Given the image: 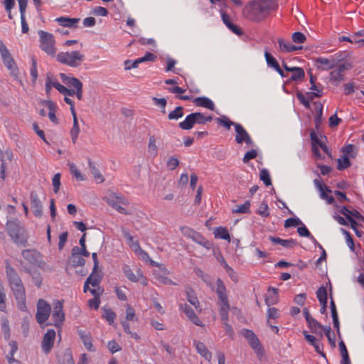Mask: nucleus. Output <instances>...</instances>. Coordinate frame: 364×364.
<instances>
[{
	"mask_svg": "<svg viewBox=\"0 0 364 364\" xmlns=\"http://www.w3.org/2000/svg\"><path fill=\"white\" fill-rule=\"evenodd\" d=\"M55 338V331L53 329H48L44 334L41 348L45 353H49L53 347Z\"/></svg>",
	"mask_w": 364,
	"mask_h": 364,
	"instance_id": "nucleus-14",
	"label": "nucleus"
},
{
	"mask_svg": "<svg viewBox=\"0 0 364 364\" xmlns=\"http://www.w3.org/2000/svg\"><path fill=\"white\" fill-rule=\"evenodd\" d=\"M70 170L71 173L76 178L78 181H85V178L84 176L80 173V171L77 169L76 166L74 164H70Z\"/></svg>",
	"mask_w": 364,
	"mask_h": 364,
	"instance_id": "nucleus-56",
	"label": "nucleus"
},
{
	"mask_svg": "<svg viewBox=\"0 0 364 364\" xmlns=\"http://www.w3.org/2000/svg\"><path fill=\"white\" fill-rule=\"evenodd\" d=\"M277 9L276 0H255L245 7L243 13L248 20L260 22L268 16L271 11Z\"/></svg>",
	"mask_w": 364,
	"mask_h": 364,
	"instance_id": "nucleus-1",
	"label": "nucleus"
},
{
	"mask_svg": "<svg viewBox=\"0 0 364 364\" xmlns=\"http://www.w3.org/2000/svg\"><path fill=\"white\" fill-rule=\"evenodd\" d=\"M122 271L125 277L131 282H140L142 284L146 285V279L144 277L140 269H138L136 274H134L130 267L125 264L122 267Z\"/></svg>",
	"mask_w": 364,
	"mask_h": 364,
	"instance_id": "nucleus-13",
	"label": "nucleus"
},
{
	"mask_svg": "<svg viewBox=\"0 0 364 364\" xmlns=\"http://www.w3.org/2000/svg\"><path fill=\"white\" fill-rule=\"evenodd\" d=\"M57 60L72 68L79 67L85 60V55L78 50L60 52L56 55Z\"/></svg>",
	"mask_w": 364,
	"mask_h": 364,
	"instance_id": "nucleus-3",
	"label": "nucleus"
},
{
	"mask_svg": "<svg viewBox=\"0 0 364 364\" xmlns=\"http://www.w3.org/2000/svg\"><path fill=\"white\" fill-rule=\"evenodd\" d=\"M6 273L9 286L17 301L18 309L22 311H26L27 307L26 304V291L24 286L17 272L9 262H7L6 265Z\"/></svg>",
	"mask_w": 364,
	"mask_h": 364,
	"instance_id": "nucleus-2",
	"label": "nucleus"
},
{
	"mask_svg": "<svg viewBox=\"0 0 364 364\" xmlns=\"http://www.w3.org/2000/svg\"><path fill=\"white\" fill-rule=\"evenodd\" d=\"M235 130L236 132L235 141L237 144L245 143L251 146H254V141L251 136L240 124H235Z\"/></svg>",
	"mask_w": 364,
	"mask_h": 364,
	"instance_id": "nucleus-11",
	"label": "nucleus"
},
{
	"mask_svg": "<svg viewBox=\"0 0 364 364\" xmlns=\"http://www.w3.org/2000/svg\"><path fill=\"white\" fill-rule=\"evenodd\" d=\"M302 224L301 220L298 218H290L285 220L284 228H288L291 227H296Z\"/></svg>",
	"mask_w": 364,
	"mask_h": 364,
	"instance_id": "nucleus-54",
	"label": "nucleus"
},
{
	"mask_svg": "<svg viewBox=\"0 0 364 364\" xmlns=\"http://www.w3.org/2000/svg\"><path fill=\"white\" fill-rule=\"evenodd\" d=\"M257 214L262 217L267 218L269 215L268 204L266 201H262L257 210Z\"/></svg>",
	"mask_w": 364,
	"mask_h": 364,
	"instance_id": "nucleus-53",
	"label": "nucleus"
},
{
	"mask_svg": "<svg viewBox=\"0 0 364 364\" xmlns=\"http://www.w3.org/2000/svg\"><path fill=\"white\" fill-rule=\"evenodd\" d=\"M191 240L198 245L204 247L207 250H210L213 247L212 242L206 240L200 232L196 231L192 237Z\"/></svg>",
	"mask_w": 364,
	"mask_h": 364,
	"instance_id": "nucleus-27",
	"label": "nucleus"
},
{
	"mask_svg": "<svg viewBox=\"0 0 364 364\" xmlns=\"http://www.w3.org/2000/svg\"><path fill=\"white\" fill-rule=\"evenodd\" d=\"M40 38V48L48 55L55 56L56 49L55 48V39L52 33L40 30L38 31Z\"/></svg>",
	"mask_w": 364,
	"mask_h": 364,
	"instance_id": "nucleus-5",
	"label": "nucleus"
},
{
	"mask_svg": "<svg viewBox=\"0 0 364 364\" xmlns=\"http://www.w3.org/2000/svg\"><path fill=\"white\" fill-rule=\"evenodd\" d=\"M50 313L51 307L50 304L44 299H40L37 303L36 321L40 325L43 324L48 319Z\"/></svg>",
	"mask_w": 364,
	"mask_h": 364,
	"instance_id": "nucleus-6",
	"label": "nucleus"
},
{
	"mask_svg": "<svg viewBox=\"0 0 364 364\" xmlns=\"http://www.w3.org/2000/svg\"><path fill=\"white\" fill-rule=\"evenodd\" d=\"M269 240L274 244H279L284 247L289 249L294 247L298 244L297 241L292 238L288 240H283L280 237L269 236Z\"/></svg>",
	"mask_w": 364,
	"mask_h": 364,
	"instance_id": "nucleus-21",
	"label": "nucleus"
},
{
	"mask_svg": "<svg viewBox=\"0 0 364 364\" xmlns=\"http://www.w3.org/2000/svg\"><path fill=\"white\" fill-rule=\"evenodd\" d=\"M338 165L337 168L340 171L346 169L347 168L350 167L351 166V163L349 160V157L346 155L341 156L338 159Z\"/></svg>",
	"mask_w": 364,
	"mask_h": 364,
	"instance_id": "nucleus-41",
	"label": "nucleus"
},
{
	"mask_svg": "<svg viewBox=\"0 0 364 364\" xmlns=\"http://www.w3.org/2000/svg\"><path fill=\"white\" fill-rule=\"evenodd\" d=\"M196 124L195 115L191 113L187 115L185 119L178 124V127L183 130L191 129Z\"/></svg>",
	"mask_w": 364,
	"mask_h": 364,
	"instance_id": "nucleus-30",
	"label": "nucleus"
},
{
	"mask_svg": "<svg viewBox=\"0 0 364 364\" xmlns=\"http://www.w3.org/2000/svg\"><path fill=\"white\" fill-rule=\"evenodd\" d=\"M339 60H340L333 57H331L330 58L319 57L315 59V65L318 69L328 70L335 68Z\"/></svg>",
	"mask_w": 364,
	"mask_h": 364,
	"instance_id": "nucleus-12",
	"label": "nucleus"
},
{
	"mask_svg": "<svg viewBox=\"0 0 364 364\" xmlns=\"http://www.w3.org/2000/svg\"><path fill=\"white\" fill-rule=\"evenodd\" d=\"M30 74L32 77L33 84H36L38 78V70H37V62L34 58H32V65L30 70Z\"/></svg>",
	"mask_w": 364,
	"mask_h": 364,
	"instance_id": "nucleus-55",
	"label": "nucleus"
},
{
	"mask_svg": "<svg viewBox=\"0 0 364 364\" xmlns=\"http://www.w3.org/2000/svg\"><path fill=\"white\" fill-rule=\"evenodd\" d=\"M126 319L127 321H136V320L135 310L133 307H132L129 304L127 305Z\"/></svg>",
	"mask_w": 364,
	"mask_h": 364,
	"instance_id": "nucleus-60",
	"label": "nucleus"
},
{
	"mask_svg": "<svg viewBox=\"0 0 364 364\" xmlns=\"http://www.w3.org/2000/svg\"><path fill=\"white\" fill-rule=\"evenodd\" d=\"M221 17L224 24L237 36H242L243 34L242 30L237 26L231 22L230 16L225 12L221 14Z\"/></svg>",
	"mask_w": 364,
	"mask_h": 364,
	"instance_id": "nucleus-20",
	"label": "nucleus"
},
{
	"mask_svg": "<svg viewBox=\"0 0 364 364\" xmlns=\"http://www.w3.org/2000/svg\"><path fill=\"white\" fill-rule=\"evenodd\" d=\"M60 77L63 82L67 86L75 89V95H76L77 98L79 100H81L82 99L83 87L82 82L76 77H68L65 73H60Z\"/></svg>",
	"mask_w": 364,
	"mask_h": 364,
	"instance_id": "nucleus-8",
	"label": "nucleus"
},
{
	"mask_svg": "<svg viewBox=\"0 0 364 364\" xmlns=\"http://www.w3.org/2000/svg\"><path fill=\"white\" fill-rule=\"evenodd\" d=\"M30 199L33 215L36 218H41L43 215V205L36 192H31Z\"/></svg>",
	"mask_w": 364,
	"mask_h": 364,
	"instance_id": "nucleus-16",
	"label": "nucleus"
},
{
	"mask_svg": "<svg viewBox=\"0 0 364 364\" xmlns=\"http://www.w3.org/2000/svg\"><path fill=\"white\" fill-rule=\"evenodd\" d=\"M186 292L188 301L193 305L196 309H198L199 308L200 303L194 293V291L191 288H189Z\"/></svg>",
	"mask_w": 364,
	"mask_h": 364,
	"instance_id": "nucleus-36",
	"label": "nucleus"
},
{
	"mask_svg": "<svg viewBox=\"0 0 364 364\" xmlns=\"http://www.w3.org/2000/svg\"><path fill=\"white\" fill-rule=\"evenodd\" d=\"M1 331L4 338L9 339L10 338L9 322L6 317L4 316L1 318Z\"/></svg>",
	"mask_w": 364,
	"mask_h": 364,
	"instance_id": "nucleus-44",
	"label": "nucleus"
},
{
	"mask_svg": "<svg viewBox=\"0 0 364 364\" xmlns=\"http://www.w3.org/2000/svg\"><path fill=\"white\" fill-rule=\"evenodd\" d=\"M316 104V113L314 117V124L315 127L317 130L319 129V127L322 123V116H323V105L321 103Z\"/></svg>",
	"mask_w": 364,
	"mask_h": 364,
	"instance_id": "nucleus-38",
	"label": "nucleus"
},
{
	"mask_svg": "<svg viewBox=\"0 0 364 364\" xmlns=\"http://www.w3.org/2000/svg\"><path fill=\"white\" fill-rule=\"evenodd\" d=\"M241 333L245 338H247V340L249 342V344L253 349L257 350L260 348L259 341L252 331L248 329H243Z\"/></svg>",
	"mask_w": 364,
	"mask_h": 364,
	"instance_id": "nucleus-18",
	"label": "nucleus"
},
{
	"mask_svg": "<svg viewBox=\"0 0 364 364\" xmlns=\"http://www.w3.org/2000/svg\"><path fill=\"white\" fill-rule=\"evenodd\" d=\"M63 309V304L62 301L56 300L53 302L52 318L54 322L53 325L57 328L61 326L65 320V314Z\"/></svg>",
	"mask_w": 364,
	"mask_h": 364,
	"instance_id": "nucleus-10",
	"label": "nucleus"
},
{
	"mask_svg": "<svg viewBox=\"0 0 364 364\" xmlns=\"http://www.w3.org/2000/svg\"><path fill=\"white\" fill-rule=\"evenodd\" d=\"M259 178L267 186L272 184L269 173L266 168H263L260 171Z\"/></svg>",
	"mask_w": 364,
	"mask_h": 364,
	"instance_id": "nucleus-51",
	"label": "nucleus"
},
{
	"mask_svg": "<svg viewBox=\"0 0 364 364\" xmlns=\"http://www.w3.org/2000/svg\"><path fill=\"white\" fill-rule=\"evenodd\" d=\"M250 202L247 200L245 203L237 205L235 209L232 210L234 213H250Z\"/></svg>",
	"mask_w": 364,
	"mask_h": 364,
	"instance_id": "nucleus-49",
	"label": "nucleus"
},
{
	"mask_svg": "<svg viewBox=\"0 0 364 364\" xmlns=\"http://www.w3.org/2000/svg\"><path fill=\"white\" fill-rule=\"evenodd\" d=\"M278 289L274 287H269L268 288L267 294L265 296V304L270 306L275 304L278 301Z\"/></svg>",
	"mask_w": 364,
	"mask_h": 364,
	"instance_id": "nucleus-26",
	"label": "nucleus"
},
{
	"mask_svg": "<svg viewBox=\"0 0 364 364\" xmlns=\"http://www.w3.org/2000/svg\"><path fill=\"white\" fill-rule=\"evenodd\" d=\"M183 116V107L178 106L174 110L171 111L168 115V119L169 120H177Z\"/></svg>",
	"mask_w": 364,
	"mask_h": 364,
	"instance_id": "nucleus-43",
	"label": "nucleus"
},
{
	"mask_svg": "<svg viewBox=\"0 0 364 364\" xmlns=\"http://www.w3.org/2000/svg\"><path fill=\"white\" fill-rule=\"evenodd\" d=\"M305 77V73L303 68L297 67L294 69V71L292 73L289 80L291 81H297L304 79Z\"/></svg>",
	"mask_w": 364,
	"mask_h": 364,
	"instance_id": "nucleus-48",
	"label": "nucleus"
},
{
	"mask_svg": "<svg viewBox=\"0 0 364 364\" xmlns=\"http://www.w3.org/2000/svg\"><path fill=\"white\" fill-rule=\"evenodd\" d=\"M257 151L256 150H255V149H252V150L247 151L244 155V157L242 159V161L246 164L250 160L255 159L257 157Z\"/></svg>",
	"mask_w": 364,
	"mask_h": 364,
	"instance_id": "nucleus-64",
	"label": "nucleus"
},
{
	"mask_svg": "<svg viewBox=\"0 0 364 364\" xmlns=\"http://www.w3.org/2000/svg\"><path fill=\"white\" fill-rule=\"evenodd\" d=\"M25 270L31 275L35 284L40 287L41 284V278L40 274L38 272H32L29 269L27 268H26Z\"/></svg>",
	"mask_w": 364,
	"mask_h": 364,
	"instance_id": "nucleus-62",
	"label": "nucleus"
},
{
	"mask_svg": "<svg viewBox=\"0 0 364 364\" xmlns=\"http://www.w3.org/2000/svg\"><path fill=\"white\" fill-rule=\"evenodd\" d=\"M264 57L268 66L274 70L279 66L277 60L267 50L264 52Z\"/></svg>",
	"mask_w": 364,
	"mask_h": 364,
	"instance_id": "nucleus-50",
	"label": "nucleus"
},
{
	"mask_svg": "<svg viewBox=\"0 0 364 364\" xmlns=\"http://www.w3.org/2000/svg\"><path fill=\"white\" fill-rule=\"evenodd\" d=\"M316 296L319 301H324L328 299L327 290L324 287H321L316 291Z\"/></svg>",
	"mask_w": 364,
	"mask_h": 364,
	"instance_id": "nucleus-61",
	"label": "nucleus"
},
{
	"mask_svg": "<svg viewBox=\"0 0 364 364\" xmlns=\"http://www.w3.org/2000/svg\"><path fill=\"white\" fill-rule=\"evenodd\" d=\"M109 205L117 210L119 213L127 215V212L124 208L120 205V201L118 200V197L109 198L107 200Z\"/></svg>",
	"mask_w": 364,
	"mask_h": 364,
	"instance_id": "nucleus-33",
	"label": "nucleus"
},
{
	"mask_svg": "<svg viewBox=\"0 0 364 364\" xmlns=\"http://www.w3.org/2000/svg\"><path fill=\"white\" fill-rule=\"evenodd\" d=\"M193 102L196 106L205 107L212 111L215 109L213 102L207 97H196Z\"/></svg>",
	"mask_w": 364,
	"mask_h": 364,
	"instance_id": "nucleus-23",
	"label": "nucleus"
},
{
	"mask_svg": "<svg viewBox=\"0 0 364 364\" xmlns=\"http://www.w3.org/2000/svg\"><path fill=\"white\" fill-rule=\"evenodd\" d=\"M104 314L102 315V317L105 318L109 324H112L114 321V319L116 318V314L110 309H102Z\"/></svg>",
	"mask_w": 364,
	"mask_h": 364,
	"instance_id": "nucleus-46",
	"label": "nucleus"
},
{
	"mask_svg": "<svg viewBox=\"0 0 364 364\" xmlns=\"http://www.w3.org/2000/svg\"><path fill=\"white\" fill-rule=\"evenodd\" d=\"M214 235L216 238L225 240H228V242L230 241V236L226 228L218 227L215 228L214 231Z\"/></svg>",
	"mask_w": 364,
	"mask_h": 364,
	"instance_id": "nucleus-35",
	"label": "nucleus"
},
{
	"mask_svg": "<svg viewBox=\"0 0 364 364\" xmlns=\"http://www.w3.org/2000/svg\"><path fill=\"white\" fill-rule=\"evenodd\" d=\"M42 105L47 106L48 108L49 119L55 124H58L59 120L55 116L56 105L51 100H44L42 102Z\"/></svg>",
	"mask_w": 364,
	"mask_h": 364,
	"instance_id": "nucleus-24",
	"label": "nucleus"
},
{
	"mask_svg": "<svg viewBox=\"0 0 364 364\" xmlns=\"http://www.w3.org/2000/svg\"><path fill=\"white\" fill-rule=\"evenodd\" d=\"M60 177L61 175L59 173H57L54 175L52 179V184L53 186V191L56 193L58 192L60 186Z\"/></svg>",
	"mask_w": 364,
	"mask_h": 364,
	"instance_id": "nucleus-59",
	"label": "nucleus"
},
{
	"mask_svg": "<svg viewBox=\"0 0 364 364\" xmlns=\"http://www.w3.org/2000/svg\"><path fill=\"white\" fill-rule=\"evenodd\" d=\"M72 267H82L85 264V259L80 255L70 256L68 260Z\"/></svg>",
	"mask_w": 364,
	"mask_h": 364,
	"instance_id": "nucleus-39",
	"label": "nucleus"
},
{
	"mask_svg": "<svg viewBox=\"0 0 364 364\" xmlns=\"http://www.w3.org/2000/svg\"><path fill=\"white\" fill-rule=\"evenodd\" d=\"M81 338L82 340L85 347L86 348V349L87 350H89V351L95 350V349L92 348L91 338L89 336H87V335L81 336Z\"/></svg>",
	"mask_w": 364,
	"mask_h": 364,
	"instance_id": "nucleus-63",
	"label": "nucleus"
},
{
	"mask_svg": "<svg viewBox=\"0 0 364 364\" xmlns=\"http://www.w3.org/2000/svg\"><path fill=\"white\" fill-rule=\"evenodd\" d=\"M3 63L6 68L11 72V74L15 77L17 76L18 69L16 66L15 61L11 55L2 58Z\"/></svg>",
	"mask_w": 364,
	"mask_h": 364,
	"instance_id": "nucleus-31",
	"label": "nucleus"
},
{
	"mask_svg": "<svg viewBox=\"0 0 364 364\" xmlns=\"http://www.w3.org/2000/svg\"><path fill=\"white\" fill-rule=\"evenodd\" d=\"M148 152L153 157H155L157 155L158 149L156 144V138L154 136H151L149 138Z\"/></svg>",
	"mask_w": 364,
	"mask_h": 364,
	"instance_id": "nucleus-42",
	"label": "nucleus"
},
{
	"mask_svg": "<svg viewBox=\"0 0 364 364\" xmlns=\"http://www.w3.org/2000/svg\"><path fill=\"white\" fill-rule=\"evenodd\" d=\"M215 120L219 125L225 127L227 129H230L231 126L235 127V124H237V123L232 122L231 120H230L229 118H228L225 116H223L221 117L216 118Z\"/></svg>",
	"mask_w": 364,
	"mask_h": 364,
	"instance_id": "nucleus-45",
	"label": "nucleus"
},
{
	"mask_svg": "<svg viewBox=\"0 0 364 364\" xmlns=\"http://www.w3.org/2000/svg\"><path fill=\"white\" fill-rule=\"evenodd\" d=\"M179 309L185 313L188 318L198 326H203V322L200 320L198 316L196 314L193 309L188 306L187 304H180Z\"/></svg>",
	"mask_w": 364,
	"mask_h": 364,
	"instance_id": "nucleus-15",
	"label": "nucleus"
},
{
	"mask_svg": "<svg viewBox=\"0 0 364 364\" xmlns=\"http://www.w3.org/2000/svg\"><path fill=\"white\" fill-rule=\"evenodd\" d=\"M88 165L95 179L99 183L103 182L104 178L102 175L101 174L100 170L94 165L93 162L90 159H88Z\"/></svg>",
	"mask_w": 364,
	"mask_h": 364,
	"instance_id": "nucleus-37",
	"label": "nucleus"
},
{
	"mask_svg": "<svg viewBox=\"0 0 364 364\" xmlns=\"http://www.w3.org/2000/svg\"><path fill=\"white\" fill-rule=\"evenodd\" d=\"M22 257L31 264H36L39 259V252L33 249L24 250L21 252Z\"/></svg>",
	"mask_w": 364,
	"mask_h": 364,
	"instance_id": "nucleus-19",
	"label": "nucleus"
},
{
	"mask_svg": "<svg viewBox=\"0 0 364 364\" xmlns=\"http://www.w3.org/2000/svg\"><path fill=\"white\" fill-rule=\"evenodd\" d=\"M73 118V127L70 130V136L72 139V141L73 144L76 143V141L78 137V134L80 133V127L77 121V117L76 113L72 114Z\"/></svg>",
	"mask_w": 364,
	"mask_h": 364,
	"instance_id": "nucleus-32",
	"label": "nucleus"
},
{
	"mask_svg": "<svg viewBox=\"0 0 364 364\" xmlns=\"http://www.w3.org/2000/svg\"><path fill=\"white\" fill-rule=\"evenodd\" d=\"M8 232L14 242L26 246L27 241L21 238V228L17 220H9L6 223Z\"/></svg>",
	"mask_w": 364,
	"mask_h": 364,
	"instance_id": "nucleus-7",
	"label": "nucleus"
},
{
	"mask_svg": "<svg viewBox=\"0 0 364 364\" xmlns=\"http://www.w3.org/2000/svg\"><path fill=\"white\" fill-rule=\"evenodd\" d=\"M341 231L345 235L346 244L348 246V247L350 249L351 251H354L355 250L354 242H353V239L351 235L350 234V232L343 228H341Z\"/></svg>",
	"mask_w": 364,
	"mask_h": 364,
	"instance_id": "nucleus-52",
	"label": "nucleus"
},
{
	"mask_svg": "<svg viewBox=\"0 0 364 364\" xmlns=\"http://www.w3.org/2000/svg\"><path fill=\"white\" fill-rule=\"evenodd\" d=\"M342 152L348 157L355 158L356 156V147L353 144H348L342 148Z\"/></svg>",
	"mask_w": 364,
	"mask_h": 364,
	"instance_id": "nucleus-47",
	"label": "nucleus"
},
{
	"mask_svg": "<svg viewBox=\"0 0 364 364\" xmlns=\"http://www.w3.org/2000/svg\"><path fill=\"white\" fill-rule=\"evenodd\" d=\"M306 322L308 323V326L310 328L311 333L318 335L321 338L323 337V333L321 331H318V329H320V328L323 327V325H321L319 322H318L314 318H311L310 320L307 321Z\"/></svg>",
	"mask_w": 364,
	"mask_h": 364,
	"instance_id": "nucleus-34",
	"label": "nucleus"
},
{
	"mask_svg": "<svg viewBox=\"0 0 364 364\" xmlns=\"http://www.w3.org/2000/svg\"><path fill=\"white\" fill-rule=\"evenodd\" d=\"M60 26L68 27L70 28H76L78 27V23L80 21V18H70L68 16H60L55 20Z\"/></svg>",
	"mask_w": 364,
	"mask_h": 364,
	"instance_id": "nucleus-17",
	"label": "nucleus"
},
{
	"mask_svg": "<svg viewBox=\"0 0 364 364\" xmlns=\"http://www.w3.org/2000/svg\"><path fill=\"white\" fill-rule=\"evenodd\" d=\"M197 352L203 357L205 360L210 361L212 358V353L206 348L205 344L202 342L195 341L193 343Z\"/></svg>",
	"mask_w": 364,
	"mask_h": 364,
	"instance_id": "nucleus-25",
	"label": "nucleus"
},
{
	"mask_svg": "<svg viewBox=\"0 0 364 364\" xmlns=\"http://www.w3.org/2000/svg\"><path fill=\"white\" fill-rule=\"evenodd\" d=\"M267 321H269L271 319H277L279 317V310L277 308L274 307H270L267 310Z\"/></svg>",
	"mask_w": 364,
	"mask_h": 364,
	"instance_id": "nucleus-58",
	"label": "nucleus"
},
{
	"mask_svg": "<svg viewBox=\"0 0 364 364\" xmlns=\"http://www.w3.org/2000/svg\"><path fill=\"white\" fill-rule=\"evenodd\" d=\"M195 115L196 124H205L213 120L212 116H205L202 112H193Z\"/></svg>",
	"mask_w": 364,
	"mask_h": 364,
	"instance_id": "nucleus-40",
	"label": "nucleus"
},
{
	"mask_svg": "<svg viewBox=\"0 0 364 364\" xmlns=\"http://www.w3.org/2000/svg\"><path fill=\"white\" fill-rule=\"evenodd\" d=\"M217 288L216 293L218 297V305H220V316L223 319L227 318V313L230 311V304L226 294V287L220 278L217 279L216 282Z\"/></svg>",
	"mask_w": 364,
	"mask_h": 364,
	"instance_id": "nucleus-4",
	"label": "nucleus"
},
{
	"mask_svg": "<svg viewBox=\"0 0 364 364\" xmlns=\"http://www.w3.org/2000/svg\"><path fill=\"white\" fill-rule=\"evenodd\" d=\"M278 43L280 51L282 53H291L293 51L301 49V47L291 45L289 42L285 41L282 38L278 39Z\"/></svg>",
	"mask_w": 364,
	"mask_h": 364,
	"instance_id": "nucleus-29",
	"label": "nucleus"
},
{
	"mask_svg": "<svg viewBox=\"0 0 364 364\" xmlns=\"http://www.w3.org/2000/svg\"><path fill=\"white\" fill-rule=\"evenodd\" d=\"M102 274L100 271H94V269H92L90 275L87 278L86 281L87 283H89L93 287H96L97 286H99L102 279Z\"/></svg>",
	"mask_w": 364,
	"mask_h": 364,
	"instance_id": "nucleus-28",
	"label": "nucleus"
},
{
	"mask_svg": "<svg viewBox=\"0 0 364 364\" xmlns=\"http://www.w3.org/2000/svg\"><path fill=\"white\" fill-rule=\"evenodd\" d=\"M310 138L312 143V146H319L326 154H327L329 156H331V151H329L328 146L323 143V141L321 139L318 138L316 132L314 129H311L310 131Z\"/></svg>",
	"mask_w": 364,
	"mask_h": 364,
	"instance_id": "nucleus-22",
	"label": "nucleus"
},
{
	"mask_svg": "<svg viewBox=\"0 0 364 364\" xmlns=\"http://www.w3.org/2000/svg\"><path fill=\"white\" fill-rule=\"evenodd\" d=\"M291 39L295 43H303L306 41V38L301 32H294L292 34Z\"/></svg>",
	"mask_w": 364,
	"mask_h": 364,
	"instance_id": "nucleus-57",
	"label": "nucleus"
},
{
	"mask_svg": "<svg viewBox=\"0 0 364 364\" xmlns=\"http://www.w3.org/2000/svg\"><path fill=\"white\" fill-rule=\"evenodd\" d=\"M350 68L351 65L350 63H338L336 69L330 73V81L336 85H338L342 80H344V71L346 70H350Z\"/></svg>",
	"mask_w": 364,
	"mask_h": 364,
	"instance_id": "nucleus-9",
	"label": "nucleus"
}]
</instances>
